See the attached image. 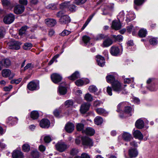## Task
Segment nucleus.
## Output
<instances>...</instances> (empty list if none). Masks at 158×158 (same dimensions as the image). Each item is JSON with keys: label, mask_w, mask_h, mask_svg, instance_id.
Instances as JSON below:
<instances>
[{"label": "nucleus", "mask_w": 158, "mask_h": 158, "mask_svg": "<svg viewBox=\"0 0 158 158\" xmlns=\"http://www.w3.org/2000/svg\"><path fill=\"white\" fill-rule=\"evenodd\" d=\"M111 85L113 90L118 93H119L121 91L122 94H126L128 93L125 89H123L121 83L117 80L114 81Z\"/></svg>", "instance_id": "1"}, {"label": "nucleus", "mask_w": 158, "mask_h": 158, "mask_svg": "<svg viewBox=\"0 0 158 158\" xmlns=\"http://www.w3.org/2000/svg\"><path fill=\"white\" fill-rule=\"evenodd\" d=\"M81 139L82 145L85 147H90L93 145V142L92 139L88 137L82 136L81 138Z\"/></svg>", "instance_id": "2"}, {"label": "nucleus", "mask_w": 158, "mask_h": 158, "mask_svg": "<svg viewBox=\"0 0 158 158\" xmlns=\"http://www.w3.org/2000/svg\"><path fill=\"white\" fill-rule=\"evenodd\" d=\"M27 88L31 91H34L39 88V83L35 80L30 81L27 85Z\"/></svg>", "instance_id": "3"}, {"label": "nucleus", "mask_w": 158, "mask_h": 158, "mask_svg": "<svg viewBox=\"0 0 158 158\" xmlns=\"http://www.w3.org/2000/svg\"><path fill=\"white\" fill-rule=\"evenodd\" d=\"M9 48L10 49L14 50H18L20 48L21 44L20 42L15 41H11L8 44Z\"/></svg>", "instance_id": "4"}, {"label": "nucleus", "mask_w": 158, "mask_h": 158, "mask_svg": "<svg viewBox=\"0 0 158 158\" xmlns=\"http://www.w3.org/2000/svg\"><path fill=\"white\" fill-rule=\"evenodd\" d=\"M15 16L12 14L6 15L3 19V22L6 24H9L12 23L15 20Z\"/></svg>", "instance_id": "5"}, {"label": "nucleus", "mask_w": 158, "mask_h": 158, "mask_svg": "<svg viewBox=\"0 0 158 158\" xmlns=\"http://www.w3.org/2000/svg\"><path fill=\"white\" fill-rule=\"evenodd\" d=\"M56 150L60 152L64 151L67 148V145L62 142H58L56 145Z\"/></svg>", "instance_id": "6"}, {"label": "nucleus", "mask_w": 158, "mask_h": 158, "mask_svg": "<svg viewBox=\"0 0 158 158\" xmlns=\"http://www.w3.org/2000/svg\"><path fill=\"white\" fill-rule=\"evenodd\" d=\"M51 78L53 82L55 83H57L61 81L62 77L60 75L54 73L51 75Z\"/></svg>", "instance_id": "7"}, {"label": "nucleus", "mask_w": 158, "mask_h": 158, "mask_svg": "<svg viewBox=\"0 0 158 158\" xmlns=\"http://www.w3.org/2000/svg\"><path fill=\"white\" fill-rule=\"evenodd\" d=\"M67 91L66 84L65 82H63L59 86V92L61 95L65 94Z\"/></svg>", "instance_id": "8"}, {"label": "nucleus", "mask_w": 158, "mask_h": 158, "mask_svg": "<svg viewBox=\"0 0 158 158\" xmlns=\"http://www.w3.org/2000/svg\"><path fill=\"white\" fill-rule=\"evenodd\" d=\"M2 76L5 77H9L10 78H12L14 76V74L11 73L10 70L9 69H4L2 72Z\"/></svg>", "instance_id": "9"}, {"label": "nucleus", "mask_w": 158, "mask_h": 158, "mask_svg": "<svg viewBox=\"0 0 158 158\" xmlns=\"http://www.w3.org/2000/svg\"><path fill=\"white\" fill-rule=\"evenodd\" d=\"M128 154L130 158H134L138 156V152L136 148H131L128 150Z\"/></svg>", "instance_id": "10"}, {"label": "nucleus", "mask_w": 158, "mask_h": 158, "mask_svg": "<svg viewBox=\"0 0 158 158\" xmlns=\"http://www.w3.org/2000/svg\"><path fill=\"white\" fill-rule=\"evenodd\" d=\"M110 51L111 54L113 56H117L120 55L119 49L116 46L112 47L110 48Z\"/></svg>", "instance_id": "11"}, {"label": "nucleus", "mask_w": 158, "mask_h": 158, "mask_svg": "<svg viewBox=\"0 0 158 158\" xmlns=\"http://www.w3.org/2000/svg\"><path fill=\"white\" fill-rule=\"evenodd\" d=\"M24 7L20 5L16 6L14 8V12L16 14H20L22 13L24 11Z\"/></svg>", "instance_id": "12"}, {"label": "nucleus", "mask_w": 158, "mask_h": 158, "mask_svg": "<svg viewBox=\"0 0 158 158\" xmlns=\"http://www.w3.org/2000/svg\"><path fill=\"white\" fill-rule=\"evenodd\" d=\"M59 21L61 24H67L70 22V19L68 16L65 15L60 18Z\"/></svg>", "instance_id": "13"}, {"label": "nucleus", "mask_w": 158, "mask_h": 158, "mask_svg": "<svg viewBox=\"0 0 158 158\" xmlns=\"http://www.w3.org/2000/svg\"><path fill=\"white\" fill-rule=\"evenodd\" d=\"M13 158H23V154L22 152L18 150H14L12 153Z\"/></svg>", "instance_id": "14"}, {"label": "nucleus", "mask_w": 158, "mask_h": 158, "mask_svg": "<svg viewBox=\"0 0 158 158\" xmlns=\"http://www.w3.org/2000/svg\"><path fill=\"white\" fill-rule=\"evenodd\" d=\"M114 7L113 4H109L106 5L105 9L103 10V15H106L109 13V11L112 10Z\"/></svg>", "instance_id": "15"}, {"label": "nucleus", "mask_w": 158, "mask_h": 158, "mask_svg": "<svg viewBox=\"0 0 158 158\" xmlns=\"http://www.w3.org/2000/svg\"><path fill=\"white\" fill-rule=\"evenodd\" d=\"M49 122L47 119H43L40 122V125L41 127L43 128H48L49 126Z\"/></svg>", "instance_id": "16"}, {"label": "nucleus", "mask_w": 158, "mask_h": 158, "mask_svg": "<svg viewBox=\"0 0 158 158\" xmlns=\"http://www.w3.org/2000/svg\"><path fill=\"white\" fill-rule=\"evenodd\" d=\"M90 106L89 104L88 103L82 104L81 107L80 111L82 114L85 113L89 110Z\"/></svg>", "instance_id": "17"}, {"label": "nucleus", "mask_w": 158, "mask_h": 158, "mask_svg": "<svg viewBox=\"0 0 158 158\" xmlns=\"http://www.w3.org/2000/svg\"><path fill=\"white\" fill-rule=\"evenodd\" d=\"M112 43V39L110 38H107L104 40L102 46L103 47H107L111 45Z\"/></svg>", "instance_id": "18"}, {"label": "nucleus", "mask_w": 158, "mask_h": 158, "mask_svg": "<svg viewBox=\"0 0 158 158\" xmlns=\"http://www.w3.org/2000/svg\"><path fill=\"white\" fill-rule=\"evenodd\" d=\"M122 138L126 141H129L133 139L131 135L129 133L124 132L122 134Z\"/></svg>", "instance_id": "19"}, {"label": "nucleus", "mask_w": 158, "mask_h": 158, "mask_svg": "<svg viewBox=\"0 0 158 158\" xmlns=\"http://www.w3.org/2000/svg\"><path fill=\"white\" fill-rule=\"evenodd\" d=\"M96 58L98 64L101 67L103 66L105 64L104 58L101 56H98Z\"/></svg>", "instance_id": "20"}, {"label": "nucleus", "mask_w": 158, "mask_h": 158, "mask_svg": "<svg viewBox=\"0 0 158 158\" xmlns=\"http://www.w3.org/2000/svg\"><path fill=\"white\" fill-rule=\"evenodd\" d=\"M74 128V125L71 123H68L65 126V130L68 133L72 132L73 131Z\"/></svg>", "instance_id": "21"}, {"label": "nucleus", "mask_w": 158, "mask_h": 158, "mask_svg": "<svg viewBox=\"0 0 158 158\" xmlns=\"http://www.w3.org/2000/svg\"><path fill=\"white\" fill-rule=\"evenodd\" d=\"M135 16L132 12H129L126 15V21L128 23L133 20L135 18Z\"/></svg>", "instance_id": "22"}, {"label": "nucleus", "mask_w": 158, "mask_h": 158, "mask_svg": "<svg viewBox=\"0 0 158 158\" xmlns=\"http://www.w3.org/2000/svg\"><path fill=\"white\" fill-rule=\"evenodd\" d=\"M112 27L115 30H118L121 28V25L120 21H113L112 23Z\"/></svg>", "instance_id": "23"}, {"label": "nucleus", "mask_w": 158, "mask_h": 158, "mask_svg": "<svg viewBox=\"0 0 158 158\" xmlns=\"http://www.w3.org/2000/svg\"><path fill=\"white\" fill-rule=\"evenodd\" d=\"M0 64L3 66L7 67L10 65L11 62L9 59H6L2 60L0 61Z\"/></svg>", "instance_id": "24"}, {"label": "nucleus", "mask_w": 158, "mask_h": 158, "mask_svg": "<svg viewBox=\"0 0 158 158\" xmlns=\"http://www.w3.org/2000/svg\"><path fill=\"white\" fill-rule=\"evenodd\" d=\"M135 126L139 129L142 128L144 126V123L141 118L138 120L136 122Z\"/></svg>", "instance_id": "25"}, {"label": "nucleus", "mask_w": 158, "mask_h": 158, "mask_svg": "<svg viewBox=\"0 0 158 158\" xmlns=\"http://www.w3.org/2000/svg\"><path fill=\"white\" fill-rule=\"evenodd\" d=\"M133 135L135 138L139 140L143 139V136L139 130H136L133 133Z\"/></svg>", "instance_id": "26"}, {"label": "nucleus", "mask_w": 158, "mask_h": 158, "mask_svg": "<svg viewBox=\"0 0 158 158\" xmlns=\"http://www.w3.org/2000/svg\"><path fill=\"white\" fill-rule=\"evenodd\" d=\"M2 3L4 6H7L8 8L11 9L14 6V5L11 3L8 0H1Z\"/></svg>", "instance_id": "27"}, {"label": "nucleus", "mask_w": 158, "mask_h": 158, "mask_svg": "<svg viewBox=\"0 0 158 158\" xmlns=\"http://www.w3.org/2000/svg\"><path fill=\"white\" fill-rule=\"evenodd\" d=\"M80 77V74L78 71H76L72 75L68 77V78L72 80H75Z\"/></svg>", "instance_id": "28"}, {"label": "nucleus", "mask_w": 158, "mask_h": 158, "mask_svg": "<svg viewBox=\"0 0 158 158\" xmlns=\"http://www.w3.org/2000/svg\"><path fill=\"white\" fill-rule=\"evenodd\" d=\"M85 133L87 135L92 136L94 134L95 131L91 127H87L85 129Z\"/></svg>", "instance_id": "29"}, {"label": "nucleus", "mask_w": 158, "mask_h": 158, "mask_svg": "<svg viewBox=\"0 0 158 158\" xmlns=\"http://www.w3.org/2000/svg\"><path fill=\"white\" fill-rule=\"evenodd\" d=\"M106 79L107 82L111 83V84L114 81H116L115 80L114 76L111 74L108 75L106 77Z\"/></svg>", "instance_id": "30"}, {"label": "nucleus", "mask_w": 158, "mask_h": 158, "mask_svg": "<svg viewBox=\"0 0 158 158\" xmlns=\"http://www.w3.org/2000/svg\"><path fill=\"white\" fill-rule=\"evenodd\" d=\"M70 4V2L66 1L60 5V9L61 10L67 9L68 10V7H69Z\"/></svg>", "instance_id": "31"}, {"label": "nucleus", "mask_w": 158, "mask_h": 158, "mask_svg": "<svg viewBox=\"0 0 158 158\" xmlns=\"http://www.w3.org/2000/svg\"><path fill=\"white\" fill-rule=\"evenodd\" d=\"M39 116L38 112L36 111H33L31 113V117L33 119H36L38 118Z\"/></svg>", "instance_id": "32"}, {"label": "nucleus", "mask_w": 158, "mask_h": 158, "mask_svg": "<svg viewBox=\"0 0 158 158\" xmlns=\"http://www.w3.org/2000/svg\"><path fill=\"white\" fill-rule=\"evenodd\" d=\"M147 32L146 29H141L139 31L138 35L140 37H144L146 36Z\"/></svg>", "instance_id": "33"}, {"label": "nucleus", "mask_w": 158, "mask_h": 158, "mask_svg": "<svg viewBox=\"0 0 158 158\" xmlns=\"http://www.w3.org/2000/svg\"><path fill=\"white\" fill-rule=\"evenodd\" d=\"M94 15V14H93L90 15L89 17L88 18L85 23H84L83 27H82L81 28V29L82 30H84L85 28V27H86V26L88 25V24L90 22L91 20L92 19Z\"/></svg>", "instance_id": "34"}, {"label": "nucleus", "mask_w": 158, "mask_h": 158, "mask_svg": "<svg viewBox=\"0 0 158 158\" xmlns=\"http://www.w3.org/2000/svg\"><path fill=\"white\" fill-rule=\"evenodd\" d=\"M94 122L96 124L99 125L102 123L103 120L102 118L100 116H97L94 119Z\"/></svg>", "instance_id": "35"}, {"label": "nucleus", "mask_w": 158, "mask_h": 158, "mask_svg": "<svg viewBox=\"0 0 158 158\" xmlns=\"http://www.w3.org/2000/svg\"><path fill=\"white\" fill-rule=\"evenodd\" d=\"M95 110L98 114L99 115H102L107 113L106 110L102 108H98L96 109Z\"/></svg>", "instance_id": "36"}, {"label": "nucleus", "mask_w": 158, "mask_h": 158, "mask_svg": "<svg viewBox=\"0 0 158 158\" xmlns=\"http://www.w3.org/2000/svg\"><path fill=\"white\" fill-rule=\"evenodd\" d=\"M28 28V27L27 26H24L22 27L20 29L19 32V34L20 35H22L25 33L26 30Z\"/></svg>", "instance_id": "37"}, {"label": "nucleus", "mask_w": 158, "mask_h": 158, "mask_svg": "<svg viewBox=\"0 0 158 158\" xmlns=\"http://www.w3.org/2000/svg\"><path fill=\"white\" fill-rule=\"evenodd\" d=\"M124 13L123 11H121L117 16L118 19L119 21H122L124 19Z\"/></svg>", "instance_id": "38"}, {"label": "nucleus", "mask_w": 158, "mask_h": 158, "mask_svg": "<svg viewBox=\"0 0 158 158\" xmlns=\"http://www.w3.org/2000/svg\"><path fill=\"white\" fill-rule=\"evenodd\" d=\"M31 155L34 158H38L40 156L39 153L37 150H34L32 151Z\"/></svg>", "instance_id": "39"}, {"label": "nucleus", "mask_w": 158, "mask_h": 158, "mask_svg": "<svg viewBox=\"0 0 158 158\" xmlns=\"http://www.w3.org/2000/svg\"><path fill=\"white\" fill-rule=\"evenodd\" d=\"M84 98L85 100L88 102H91L92 101L93 99L92 96L88 93L85 94Z\"/></svg>", "instance_id": "40"}, {"label": "nucleus", "mask_w": 158, "mask_h": 158, "mask_svg": "<svg viewBox=\"0 0 158 158\" xmlns=\"http://www.w3.org/2000/svg\"><path fill=\"white\" fill-rule=\"evenodd\" d=\"M23 150L25 152H29L30 150V147L29 144H25L22 146Z\"/></svg>", "instance_id": "41"}, {"label": "nucleus", "mask_w": 158, "mask_h": 158, "mask_svg": "<svg viewBox=\"0 0 158 158\" xmlns=\"http://www.w3.org/2000/svg\"><path fill=\"white\" fill-rule=\"evenodd\" d=\"M32 47V44L29 43H27L24 44L23 46V48L25 50H27L31 48Z\"/></svg>", "instance_id": "42"}, {"label": "nucleus", "mask_w": 158, "mask_h": 158, "mask_svg": "<svg viewBox=\"0 0 158 158\" xmlns=\"http://www.w3.org/2000/svg\"><path fill=\"white\" fill-rule=\"evenodd\" d=\"M82 39L84 43L85 44H87L89 42L90 39L89 36L84 35L82 37Z\"/></svg>", "instance_id": "43"}, {"label": "nucleus", "mask_w": 158, "mask_h": 158, "mask_svg": "<svg viewBox=\"0 0 158 158\" xmlns=\"http://www.w3.org/2000/svg\"><path fill=\"white\" fill-rule=\"evenodd\" d=\"M88 89L89 91L92 93H95L98 91L97 88L94 85L90 86Z\"/></svg>", "instance_id": "44"}, {"label": "nucleus", "mask_w": 158, "mask_h": 158, "mask_svg": "<svg viewBox=\"0 0 158 158\" xmlns=\"http://www.w3.org/2000/svg\"><path fill=\"white\" fill-rule=\"evenodd\" d=\"M71 32V31H70L64 30L59 34V35L60 36H64L69 35Z\"/></svg>", "instance_id": "45"}, {"label": "nucleus", "mask_w": 158, "mask_h": 158, "mask_svg": "<svg viewBox=\"0 0 158 158\" xmlns=\"http://www.w3.org/2000/svg\"><path fill=\"white\" fill-rule=\"evenodd\" d=\"M10 124H13L15 123V122H16L18 120L17 118H13L11 117H9L8 118Z\"/></svg>", "instance_id": "46"}, {"label": "nucleus", "mask_w": 158, "mask_h": 158, "mask_svg": "<svg viewBox=\"0 0 158 158\" xmlns=\"http://www.w3.org/2000/svg\"><path fill=\"white\" fill-rule=\"evenodd\" d=\"M150 44L152 45H155L157 44L158 41L156 38H152L149 40Z\"/></svg>", "instance_id": "47"}, {"label": "nucleus", "mask_w": 158, "mask_h": 158, "mask_svg": "<svg viewBox=\"0 0 158 158\" xmlns=\"http://www.w3.org/2000/svg\"><path fill=\"white\" fill-rule=\"evenodd\" d=\"M84 125L83 123H78L76 125V128L77 131H81L83 129Z\"/></svg>", "instance_id": "48"}, {"label": "nucleus", "mask_w": 158, "mask_h": 158, "mask_svg": "<svg viewBox=\"0 0 158 158\" xmlns=\"http://www.w3.org/2000/svg\"><path fill=\"white\" fill-rule=\"evenodd\" d=\"M158 88L157 85L153 84L152 86H148L147 88L151 91H154L156 90Z\"/></svg>", "instance_id": "49"}, {"label": "nucleus", "mask_w": 158, "mask_h": 158, "mask_svg": "<svg viewBox=\"0 0 158 158\" xmlns=\"http://www.w3.org/2000/svg\"><path fill=\"white\" fill-rule=\"evenodd\" d=\"M73 104V102L72 100H68L65 102V105L67 107H69Z\"/></svg>", "instance_id": "50"}, {"label": "nucleus", "mask_w": 158, "mask_h": 158, "mask_svg": "<svg viewBox=\"0 0 158 158\" xmlns=\"http://www.w3.org/2000/svg\"><path fill=\"white\" fill-rule=\"evenodd\" d=\"M113 37L116 40L119 42L122 41L123 40V36L120 35H118L117 36L113 35Z\"/></svg>", "instance_id": "51"}, {"label": "nucleus", "mask_w": 158, "mask_h": 158, "mask_svg": "<svg viewBox=\"0 0 158 158\" xmlns=\"http://www.w3.org/2000/svg\"><path fill=\"white\" fill-rule=\"evenodd\" d=\"M78 152V150L76 148H72L70 152V154L74 156L77 154Z\"/></svg>", "instance_id": "52"}, {"label": "nucleus", "mask_w": 158, "mask_h": 158, "mask_svg": "<svg viewBox=\"0 0 158 158\" xmlns=\"http://www.w3.org/2000/svg\"><path fill=\"white\" fill-rule=\"evenodd\" d=\"M76 10V6L75 5H69V7H68V10L71 11H74Z\"/></svg>", "instance_id": "53"}, {"label": "nucleus", "mask_w": 158, "mask_h": 158, "mask_svg": "<svg viewBox=\"0 0 158 158\" xmlns=\"http://www.w3.org/2000/svg\"><path fill=\"white\" fill-rule=\"evenodd\" d=\"M84 81L81 79L77 80L75 82V83L78 86H81L84 85Z\"/></svg>", "instance_id": "54"}, {"label": "nucleus", "mask_w": 158, "mask_h": 158, "mask_svg": "<svg viewBox=\"0 0 158 158\" xmlns=\"http://www.w3.org/2000/svg\"><path fill=\"white\" fill-rule=\"evenodd\" d=\"M60 55L57 54L50 61V65L52 64L54 61L56 62L57 60L56 59Z\"/></svg>", "instance_id": "55"}, {"label": "nucleus", "mask_w": 158, "mask_h": 158, "mask_svg": "<svg viewBox=\"0 0 158 158\" xmlns=\"http://www.w3.org/2000/svg\"><path fill=\"white\" fill-rule=\"evenodd\" d=\"M105 38H107V35H105L103 34H100L97 35V40H101Z\"/></svg>", "instance_id": "56"}, {"label": "nucleus", "mask_w": 158, "mask_h": 158, "mask_svg": "<svg viewBox=\"0 0 158 158\" xmlns=\"http://www.w3.org/2000/svg\"><path fill=\"white\" fill-rule=\"evenodd\" d=\"M34 67V65L32 64V63H28L27 65L24 67V70L30 68V69H31Z\"/></svg>", "instance_id": "57"}, {"label": "nucleus", "mask_w": 158, "mask_h": 158, "mask_svg": "<svg viewBox=\"0 0 158 158\" xmlns=\"http://www.w3.org/2000/svg\"><path fill=\"white\" fill-rule=\"evenodd\" d=\"M87 0H76L75 3L77 5H81L84 3Z\"/></svg>", "instance_id": "58"}, {"label": "nucleus", "mask_w": 158, "mask_h": 158, "mask_svg": "<svg viewBox=\"0 0 158 158\" xmlns=\"http://www.w3.org/2000/svg\"><path fill=\"white\" fill-rule=\"evenodd\" d=\"M144 0H135L134 3L136 5L139 6L142 5L144 2Z\"/></svg>", "instance_id": "59"}, {"label": "nucleus", "mask_w": 158, "mask_h": 158, "mask_svg": "<svg viewBox=\"0 0 158 158\" xmlns=\"http://www.w3.org/2000/svg\"><path fill=\"white\" fill-rule=\"evenodd\" d=\"M22 80V79L21 78L17 79H14L11 80L10 81V83L11 84H19Z\"/></svg>", "instance_id": "60"}, {"label": "nucleus", "mask_w": 158, "mask_h": 158, "mask_svg": "<svg viewBox=\"0 0 158 158\" xmlns=\"http://www.w3.org/2000/svg\"><path fill=\"white\" fill-rule=\"evenodd\" d=\"M56 23V21L54 19H50V27H53Z\"/></svg>", "instance_id": "61"}, {"label": "nucleus", "mask_w": 158, "mask_h": 158, "mask_svg": "<svg viewBox=\"0 0 158 158\" xmlns=\"http://www.w3.org/2000/svg\"><path fill=\"white\" fill-rule=\"evenodd\" d=\"M132 110V108L130 106H125L124 109L125 112L127 113H129Z\"/></svg>", "instance_id": "62"}, {"label": "nucleus", "mask_w": 158, "mask_h": 158, "mask_svg": "<svg viewBox=\"0 0 158 158\" xmlns=\"http://www.w3.org/2000/svg\"><path fill=\"white\" fill-rule=\"evenodd\" d=\"M130 145L135 148H137L138 147V144L137 142L134 140H132L130 142Z\"/></svg>", "instance_id": "63"}, {"label": "nucleus", "mask_w": 158, "mask_h": 158, "mask_svg": "<svg viewBox=\"0 0 158 158\" xmlns=\"http://www.w3.org/2000/svg\"><path fill=\"white\" fill-rule=\"evenodd\" d=\"M64 11H60L59 12H58L56 14V16L57 17H60L61 18L62 16H64Z\"/></svg>", "instance_id": "64"}]
</instances>
